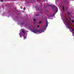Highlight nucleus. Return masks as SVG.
<instances>
[{
  "label": "nucleus",
  "instance_id": "obj_1",
  "mask_svg": "<svg viewBox=\"0 0 74 74\" xmlns=\"http://www.w3.org/2000/svg\"><path fill=\"white\" fill-rule=\"evenodd\" d=\"M65 21V22L66 23V24L68 25V28H69V29H72V28L71 27V26H70V24H69V20L67 17H66L65 18V19H64Z\"/></svg>",
  "mask_w": 74,
  "mask_h": 74
},
{
  "label": "nucleus",
  "instance_id": "obj_2",
  "mask_svg": "<svg viewBox=\"0 0 74 74\" xmlns=\"http://www.w3.org/2000/svg\"><path fill=\"white\" fill-rule=\"evenodd\" d=\"M32 32L34 33H36V34H37V32H40V30H34L32 31Z\"/></svg>",
  "mask_w": 74,
  "mask_h": 74
},
{
  "label": "nucleus",
  "instance_id": "obj_3",
  "mask_svg": "<svg viewBox=\"0 0 74 74\" xmlns=\"http://www.w3.org/2000/svg\"><path fill=\"white\" fill-rule=\"evenodd\" d=\"M48 6H50V7H52L53 8H56V6H55V5H48Z\"/></svg>",
  "mask_w": 74,
  "mask_h": 74
},
{
  "label": "nucleus",
  "instance_id": "obj_4",
  "mask_svg": "<svg viewBox=\"0 0 74 74\" xmlns=\"http://www.w3.org/2000/svg\"><path fill=\"white\" fill-rule=\"evenodd\" d=\"M35 8L36 9V10H37V11H38V10H39V7L38 6H36Z\"/></svg>",
  "mask_w": 74,
  "mask_h": 74
},
{
  "label": "nucleus",
  "instance_id": "obj_5",
  "mask_svg": "<svg viewBox=\"0 0 74 74\" xmlns=\"http://www.w3.org/2000/svg\"><path fill=\"white\" fill-rule=\"evenodd\" d=\"M62 10L64 11V6H62Z\"/></svg>",
  "mask_w": 74,
  "mask_h": 74
},
{
  "label": "nucleus",
  "instance_id": "obj_6",
  "mask_svg": "<svg viewBox=\"0 0 74 74\" xmlns=\"http://www.w3.org/2000/svg\"><path fill=\"white\" fill-rule=\"evenodd\" d=\"M44 29H45V28H44L43 29H41L40 31H41V32H42V31H43L44 30Z\"/></svg>",
  "mask_w": 74,
  "mask_h": 74
},
{
  "label": "nucleus",
  "instance_id": "obj_7",
  "mask_svg": "<svg viewBox=\"0 0 74 74\" xmlns=\"http://www.w3.org/2000/svg\"><path fill=\"white\" fill-rule=\"evenodd\" d=\"M45 19L46 20V23L48 24V20H47V18H45Z\"/></svg>",
  "mask_w": 74,
  "mask_h": 74
},
{
  "label": "nucleus",
  "instance_id": "obj_8",
  "mask_svg": "<svg viewBox=\"0 0 74 74\" xmlns=\"http://www.w3.org/2000/svg\"><path fill=\"white\" fill-rule=\"evenodd\" d=\"M58 12V11H56V13H55V14L53 15L52 16H55V14H56V12Z\"/></svg>",
  "mask_w": 74,
  "mask_h": 74
},
{
  "label": "nucleus",
  "instance_id": "obj_9",
  "mask_svg": "<svg viewBox=\"0 0 74 74\" xmlns=\"http://www.w3.org/2000/svg\"><path fill=\"white\" fill-rule=\"evenodd\" d=\"M41 23V21H39V22L38 23H39V24H40Z\"/></svg>",
  "mask_w": 74,
  "mask_h": 74
},
{
  "label": "nucleus",
  "instance_id": "obj_10",
  "mask_svg": "<svg viewBox=\"0 0 74 74\" xmlns=\"http://www.w3.org/2000/svg\"><path fill=\"white\" fill-rule=\"evenodd\" d=\"M22 32L23 33H25V31L24 30L22 31Z\"/></svg>",
  "mask_w": 74,
  "mask_h": 74
},
{
  "label": "nucleus",
  "instance_id": "obj_11",
  "mask_svg": "<svg viewBox=\"0 0 74 74\" xmlns=\"http://www.w3.org/2000/svg\"><path fill=\"white\" fill-rule=\"evenodd\" d=\"M48 25V23H46V27H47V25Z\"/></svg>",
  "mask_w": 74,
  "mask_h": 74
},
{
  "label": "nucleus",
  "instance_id": "obj_12",
  "mask_svg": "<svg viewBox=\"0 0 74 74\" xmlns=\"http://www.w3.org/2000/svg\"><path fill=\"white\" fill-rule=\"evenodd\" d=\"M25 7H24L23 9L24 11L25 10Z\"/></svg>",
  "mask_w": 74,
  "mask_h": 74
},
{
  "label": "nucleus",
  "instance_id": "obj_13",
  "mask_svg": "<svg viewBox=\"0 0 74 74\" xmlns=\"http://www.w3.org/2000/svg\"><path fill=\"white\" fill-rule=\"evenodd\" d=\"M36 16H39V14H36Z\"/></svg>",
  "mask_w": 74,
  "mask_h": 74
},
{
  "label": "nucleus",
  "instance_id": "obj_14",
  "mask_svg": "<svg viewBox=\"0 0 74 74\" xmlns=\"http://www.w3.org/2000/svg\"><path fill=\"white\" fill-rule=\"evenodd\" d=\"M72 22H73V23H74V21L73 20H72Z\"/></svg>",
  "mask_w": 74,
  "mask_h": 74
},
{
  "label": "nucleus",
  "instance_id": "obj_15",
  "mask_svg": "<svg viewBox=\"0 0 74 74\" xmlns=\"http://www.w3.org/2000/svg\"><path fill=\"white\" fill-rule=\"evenodd\" d=\"M33 20H34V21H36V19H33Z\"/></svg>",
  "mask_w": 74,
  "mask_h": 74
},
{
  "label": "nucleus",
  "instance_id": "obj_16",
  "mask_svg": "<svg viewBox=\"0 0 74 74\" xmlns=\"http://www.w3.org/2000/svg\"><path fill=\"white\" fill-rule=\"evenodd\" d=\"M23 37H24V38H25V39H26V37L25 36H24Z\"/></svg>",
  "mask_w": 74,
  "mask_h": 74
},
{
  "label": "nucleus",
  "instance_id": "obj_17",
  "mask_svg": "<svg viewBox=\"0 0 74 74\" xmlns=\"http://www.w3.org/2000/svg\"><path fill=\"white\" fill-rule=\"evenodd\" d=\"M39 26H40V25H38V26L37 27H39Z\"/></svg>",
  "mask_w": 74,
  "mask_h": 74
},
{
  "label": "nucleus",
  "instance_id": "obj_18",
  "mask_svg": "<svg viewBox=\"0 0 74 74\" xmlns=\"http://www.w3.org/2000/svg\"><path fill=\"white\" fill-rule=\"evenodd\" d=\"M0 1H2V2H3V0H0Z\"/></svg>",
  "mask_w": 74,
  "mask_h": 74
},
{
  "label": "nucleus",
  "instance_id": "obj_19",
  "mask_svg": "<svg viewBox=\"0 0 74 74\" xmlns=\"http://www.w3.org/2000/svg\"><path fill=\"white\" fill-rule=\"evenodd\" d=\"M68 15H70V13H69V12H68Z\"/></svg>",
  "mask_w": 74,
  "mask_h": 74
},
{
  "label": "nucleus",
  "instance_id": "obj_20",
  "mask_svg": "<svg viewBox=\"0 0 74 74\" xmlns=\"http://www.w3.org/2000/svg\"><path fill=\"white\" fill-rule=\"evenodd\" d=\"M48 16L49 17H51V16Z\"/></svg>",
  "mask_w": 74,
  "mask_h": 74
},
{
  "label": "nucleus",
  "instance_id": "obj_21",
  "mask_svg": "<svg viewBox=\"0 0 74 74\" xmlns=\"http://www.w3.org/2000/svg\"><path fill=\"white\" fill-rule=\"evenodd\" d=\"M37 1H40V0H37Z\"/></svg>",
  "mask_w": 74,
  "mask_h": 74
},
{
  "label": "nucleus",
  "instance_id": "obj_22",
  "mask_svg": "<svg viewBox=\"0 0 74 74\" xmlns=\"http://www.w3.org/2000/svg\"><path fill=\"white\" fill-rule=\"evenodd\" d=\"M21 25H23V23H21Z\"/></svg>",
  "mask_w": 74,
  "mask_h": 74
},
{
  "label": "nucleus",
  "instance_id": "obj_23",
  "mask_svg": "<svg viewBox=\"0 0 74 74\" xmlns=\"http://www.w3.org/2000/svg\"><path fill=\"white\" fill-rule=\"evenodd\" d=\"M70 20H71V18H70Z\"/></svg>",
  "mask_w": 74,
  "mask_h": 74
},
{
  "label": "nucleus",
  "instance_id": "obj_24",
  "mask_svg": "<svg viewBox=\"0 0 74 74\" xmlns=\"http://www.w3.org/2000/svg\"><path fill=\"white\" fill-rule=\"evenodd\" d=\"M20 37L21 38V37H22V36H20Z\"/></svg>",
  "mask_w": 74,
  "mask_h": 74
}]
</instances>
